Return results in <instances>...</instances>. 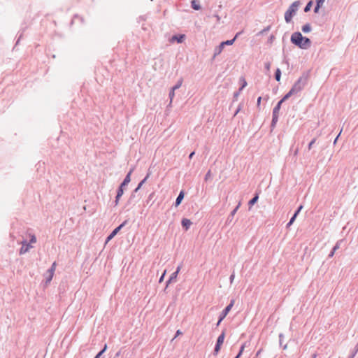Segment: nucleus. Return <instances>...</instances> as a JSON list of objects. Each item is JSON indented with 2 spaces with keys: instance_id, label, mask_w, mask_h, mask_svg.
<instances>
[{
  "instance_id": "obj_1",
  "label": "nucleus",
  "mask_w": 358,
  "mask_h": 358,
  "mask_svg": "<svg viewBox=\"0 0 358 358\" xmlns=\"http://www.w3.org/2000/svg\"><path fill=\"white\" fill-rule=\"evenodd\" d=\"M290 41L301 49L306 50L311 46V41L308 38L303 36L299 31L294 32L292 34Z\"/></svg>"
},
{
  "instance_id": "obj_2",
  "label": "nucleus",
  "mask_w": 358,
  "mask_h": 358,
  "mask_svg": "<svg viewBox=\"0 0 358 358\" xmlns=\"http://www.w3.org/2000/svg\"><path fill=\"white\" fill-rule=\"evenodd\" d=\"M310 77V71H304L299 78L295 82L292 88L290 89L295 94L300 92L306 85L308 84V80Z\"/></svg>"
},
{
  "instance_id": "obj_3",
  "label": "nucleus",
  "mask_w": 358,
  "mask_h": 358,
  "mask_svg": "<svg viewBox=\"0 0 358 358\" xmlns=\"http://www.w3.org/2000/svg\"><path fill=\"white\" fill-rule=\"evenodd\" d=\"M282 104V102L279 101L277 103L276 106L273 109L272 120H271V130L275 127V125L278 121L279 111L280 110Z\"/></svg>"
},
{
  "instance_id": "obj_4",
  "label": "nucleus",
  "mask_w": 358,
  "mask_h": 358,
  "mask_svg": "<svg viewBox=\"0 0 358 358\" xmlns=\"http://www.w3.org/2000/svg\"><path fill=\"white\" fill-rule=\"evenodd\" d=\"M128 222V220H124L121 224H120L117 227L114 229L112 232L108 235L106 240V244L108 243L111 239H113L115 236L120 231V229L124 227Z\"/></svg>"
},
{
  "instance_id": "obj_5",
  "label": "nucleus",
  "mask_w": 358,
  "mask_h": 358,
  "mask_svg": "<svg viewBox=\"0 0 358 358\" xmlns=\"http://www.w3.org/2000/svg\"><path fill=\"white\" fill-rule=\"evenodd\" d=\"M234 303H235L234 299H231L230 303L222 311L221 314L220 315V322H222L225 318V317L227 315L229 312L231 310V309L234 306Z\"/></svg>"
},
{
  "instance_id": "obj_6",
  "label": "nucleus",
  "mask_w": 358,
  "mask_h": 358,
  "mask_svg": "<svg viewBox=\"0 0 358 358\" xmlns=\"http://www.w3.org/2000/svg\"><path fill=\"white\" fill-rule=\"evenodd\" d=\"M125 187H126V185H122V183H121L120 185L119 186V187L117 190V195L115 196V206H117L118 204L121 196L124 194Z\"/></svg>"
},
{
  "instance_id": "obj_7",
  "label": "nucleus",
  "mask_w": 358,
  "mask_h": 358,
  "mask_svg": "<svg viewBox=\"0 0 358 358\" xmlns=\"http://www.w3.org/2000/svg\"><path fill=\"white\" fill-rule=\"evenodd\" d=\"M21 243L22 245L20 250V255L27 252L32 248L30 243H27V240H24Z\"/></svg>"
},
{
  "instance_id": "obj_8",
  "label": "nucleus",
  "mask_w": 358,
  "mask_h": 358,
  "mask_svg": "<svg viewBox=\"0 0 358 358\" xmlns=\"http://www.w3.org/2000/svg\"><path fill=\"white\" fill-rule=\"evenodd\" d=\"M180 268H181V266H178L176 271L171 275L169 280L166 281V287H168L169 284L171 283L172 282H175L176 280L177 275L180 270Z\"/></svg>"
},
{
  "instance_id": "obj_9",
  "label": "nucleus",
  "mask_w": 358,
  "mask_h": 358,
  "mask_svg": "<svg viewBox=\"0 0 358 358\" xmlns=\"http://www.w3.org/2000/svg\"><path fill=\"white\" fill-rule=\"evenodd\" d=\"M296 13L294 10L287 9L285 13V20L287 23H289L292 21V17L295 15Z\"/></svg>"
},
{
  "instance_id": "obj_10",
  "label": "nucleus",
  "mask_w": 358,
  "mask_h": 358,
  "mask_svg": "<svg viewBox=\"0 0 358 358\" xmlns=\"http://www.w3.org/2000/svg\"><path fill=\"white\" fill-rule=\"evenodd\" d=\"M241 206V203H238V204L236 206V207L231 212L230 215L227 219L226 224H230L232 222L233 217L234 215L236 213L238 209Z\"/></svg>"
},
{
  "instance_id": "obj_11",
  "label": "nucleus",
  "mask_w": 358,
  "mask_h": 358,
  "mask_svg": "<svg viewBox=\"0 0 358 358\" xmlns=\"http://www.w3.org/2000/svg\"><path fill=\"white\" fill-rule=\"evenodd\" d=\"M224 45L220 43L219 45L216 46L214 50V54L212 57V60L215 59L217 56H218L223 50Z\"/></svg>"
},
{
  "instance_id": "obj_12",
  "label": "nucleus",
  "mask_w": 358,
  "mask_h": 358,
  "mask_svg": "<svg viewBox=\"0 0 358 358\" xmlns=\"http://www.w3.org/2000/svg\"><path fill=\"white\" fill-rule=\"evenodd\" d=\"M192 224V222L191 220L187 218H183L181 221V225L185 231H187L189 229Z\"/></svg>"
},
{
  "instance_id": "obj_13",
  "label": "nucleus",
  "mask_w": 358,
  "mask_h": 358,
  "mask_svg": "<svg viewBox=\"0 0 358 358\" xmlns=\"http://www.w3.org/2000/svg\"><path fill=\"white\" fill-rule=\"evenodd\" d=\"M185 38V34L173 35L171 38L172 41H177L178 43H181Z\"/></svg>"
},
{
  "instance_id": "obj_14",
  "label": "nucleus",
  "mask_w": 358,
  "mask_h": 358,
  "mask_svg": "<svg viewBox=\"0 0 358 358\" xmlns=\"http://www.w3.org/2000/svg\"><path fill=\"white\" fill-rule=\"evenodd\" d=\"M185 193L183 190H181L178 195L176 201H175V206L178 207L182 202V199H184Z\"/></svg>"
},
{
  "instance_id": "obj_15",
  "label": "nucleus",
  "mask_w": 358,
  "mask_h": 358,
  "mask_svg": "<svg viewBox=\"0 0 358 358\" xmlns=\"http://www.w3.org/2000/svg\"><path fill=\"white\" fill-rule=\"evenodd\" d=\"M133 171H134V168H132L129 171V173L127 174V176H125L124 179L122 182V185H126L127 186L130 182V181H131V175Z\"/></svg>"
},
{
  "instance_id": "obj_16",
  "label": "nucleus",
  "mask_w": 358,
  "mask_h": 358,
  "mask_svg": "<svg viewBox=\"0 0 358 358\" xmlns=\"http://www.w3.org/2000/svg\"><path fill=\"white\" fill-rule=\"evenodd\" d=\"M300 4L301 3L299 1H296L293 2L288 8L290 9L291 10H294V12L296 13Z\"/></svg>"
},
{
  "instance_id": "obj_17",
  "label": "nucleus",
  "mask_w": 358,
  "mask_h": 358,
  "mask_svg": "<svg viewBox=\"0 0 358 358\" xmlns=\"http://www.w3.org/2000/svg\"><path fill=\"white\" fill-rule=\"evenodd\" d=\"M258 199H259V195H258V194H255V196H253V198H252L248 202V205L250 206V207L255 205L257 202Z\"/></svg>"
},
{
  "instance_id": "obj_18",
  "label": "nucleus",
  "mask_w": 358,
  "mask_h": 358,
  "mask_svg": "<svg viewBox=\"0 0 358 358\" xmlns=\"http://www.w3.org/2000/svg\"><path fill=\"white\" fill-rule=\"evenodd\" d=\"M294 94H295L290 90L280 101L283 103Z\"/></svg>"
},
{
  "instance_id": "obj_19",
  "label": "nucleus",
  "mask_w": 358,
  "mask_h": 358,
  "mask_svg": "<svg viewBox=\"0 0 358 358\" xmlns=\"http://www.w3.org/2000/svg\"><path fill=\"white\" fill-rule=\"evenodd\" d=\"M191 6L192 8L194 9V10H199L201 9V6L200 4L196 1V0H192V2H191Z\"/></svg>"
},
{
  "instance_id": "obj_20",
  "label": "nucleus",
  "mask_w": 358,
  "mask_h": 358,
  "mask_svg": "<svg viewBox=\"0 0 358 358\" xmlns=\"http://www.w3.org/2000/svg\"><path fill=\"white\" fill-rule=\"evenodd\" d=\"M224 337H225V332H224V331H223L221 333V334L218 336L216 343L222 345L224 343Z\"/></svg>"
},
{
  "instance_id": "obj_21",
  "label": "nucleus",
  "mask_w": 358,
  "mask_h": 358,
  "mask_svg": "<svg viewBox=\"0 0 358 358\" xmlns=\"http://www.w3.org/2000/svg\"><path fill=\"white\" fill-rule=\"evenodd\" d=\"M301 30L304 33L310 32L311 31V26H310V24L309 23H307V24H304L302 27Z\"/></svg>"
},
{
  "instance_id": "obj_22",
  "label": "nucleus",
  "mask_w": 358,
  "mask_h": 358,
  "mask_svg": "<svg viewBox=\"0 0 358 358\" xmlns=\"http://www.w3.org/2000/svg\"><path fill=\"white\" fill-rule=\"evenodd\" d=\"M283 337H284L283 334L280 333L279 334V344H280V346H281L283 348V350H285L287 348V344L283 345V340H282Z\"/></svg>"
},
{
  "instance_id": "obj_23",
  "label": "nucleus",
  "mask_w": 358,
  "mask_h": 358,
  "mask_svg": "<svg viewBox=\"0 0 358 358\" xmlns=\"http://www.w3.org/2000/svg\"><path fill=\"white\" fill-rule=\"evenodd\" d=\"M280 78H281V71L280 69L278 68L275 72V79L277 81H280Z\"/></svg>"
},
{
  "instance_id": "obj_24",
  "label": "nucleus",
  "mask_w": 358,
  "mask_h": 358,
  "mask_svg": "<svg viewBox=\"0 0 358 358\" xmlns=\"http://www.w3.org/2000/svg\"><path fill=\"white\" fill-rule=\"evenodd\" d=\"M221 346H222L221 344L216 343L215 348H214V351H213L214 355H217L218 354V352H220V350L221 349Z\"/></svg>"
},
{
  "instance_id": "obj_25",
  "label": "nucleus",
  "mask_w": 358,
  "mask_h": 358,
  "mask_svg": "<svg viewBox=\"0 0 358 358\" xmlns=\"http://www.w3.org/2000/svg\"><path fill=\"white\" fill-rule=\"evenodd\" d=\"M235 41V38L231 39V40H227L225 41H222L221 43L224 45H231Z\"/></svg>"
},
{
  "instance_id": "obj_26",
  "label": "nucleus",
  "mask_w": 358,
  "mask_h": 358,
  "mask_svg": "<svg viewBox=\"0 0 358 358\" xmlns=\"http://www.w3.org/2000/svg\"><path fill=\"white\" fill-rule=\"evenodd\" d=\"M182 83V79H180V80L177 82V83H176L173 87H171V89H173V90H175V91H176V90L179 89V88L181 87Z\"/></svg>"
},
{
  "instance_id": "obj_27",
  "label": "nucleus",
  "mask_w": 358,
  "mask_h": 358,
  "mask_svg": "<svg viewBox=\"0 0 358 358\" xmlns=\"http://www.w3.org/2000/svg\"><path fill=\"white\" fill-rule=\"evenodd\" d=\"M312 5H313V1H310L309 2H308V3L306 4V6L304 8V12L305 13L309 12L310 10Z\"/></svg>"
},
{
  "instance_id": "obj_28",
  "label": "nucleus",
  "mask_w": 358,
  "mask_h": 358,
  "mask_svg": "<svg viewBox=\"0 0 358 358\" xmlns=\"http://www.w3.org/2000/svg\"><path fill=\"white\" fill-rule=\"evenodd\" d=\"M343 243V240H339L336 242V245L334 246V248H332L333 250H335L336 251L337 250H338L341 247V245Z\"/></svg>"
},
{
  "instance_id": "obj_29",
  "label": "nucleus",
  "mask_w": 358,
  "mask_h": 358,
  "mask_svg": "<svg viewBox=\"0 0 358 358\" xmlns=\"http://www.w3.org/2000/svg\"><path fill=\"white\" fill-rule=\"evenodd\" d=\"M55 268H56V262H54L51 267L48 270V273H50V274H52V275H54V272L55 271Z\"/></svg>"
},
{
  "instance_id": "obj_30",
  "label": "nucleus",
  "mask_w": 358,
  "mask_h": 358,
  "mask_svg": "<svg viewBox=\"0 0 358 358\" xmlns=\"http://www.w3.org/2000/svg\"><path fill=\"white\" fill-rule=\"evenodd\" d=\"M297 216L296 215H293L291 219L289 220V222L287 224V227H289L295 221Z\"/></svg>"
},
{
  "instance_id": "obj_31",
  "label": "nucleus",
  "mask_w": 358,
  "mask_h": 358,
  "mask_svg": "<svg viewBox=\"0 0 358 358\" xmlns=\"http://www.w3.org/2000/svg\"><path fill=\"white\" fill-rule=\"evenodd\" d=\"M245 346H246V343H243V344L241 345V348H240V350H239V352H238V355H236L238 357H239V358L241 357V355H242V353H243V350H244V349H245Z\"/></svg>"
},
{
  "instance_id": "obj_32",
  "label": "nucleus",
  "mask_w": 358,
  "mask_h": 358,
  "mask_svg": "<svg viewBox=\"0 0 358 358\" xmlns=\"http://www.w3.org/2000/svg\"><path fill=\"white\" fill-rule=\"evenodd\" d=\"M271 29V26H268L266 27H265L264 29H262V31H260L257 35H263L265 33H266L267 31H268Z\"/></svg>"
},
{
  "instance_id": "obj_33",
  "label": "nucleus",
  "mask_w": 358,
  "mask_h": 358,
  "mask_svg": "<svg viewBox=\"0 0 358 358\" xmlns=\"http://www.w3.org/2000/svg\"><path fill=\"white\" fill-rule=\"evenodd\" d=\"M149 177V173L147 174V176L144 178V179H143L138 185V188H141L142 185L145 182V181L147 180V179Z\"/></svg>"
},
{
  "instance_id": "obj_34",
  "label": "nucleus",
  "mask_w": 358,
  "mask_h": 358,
  "mask_svg": "<svg viewBox=\"0 0 358 358\" xmlns=\"http://www.w3.org/2000/svg\"><path fill=\"white\" fill-rule=\"evenodd\" d=\"M30 240L29 243H35L36 242V237L34 234H29Z\"/></svg>"
},
{
  "instance_id": "obj_35",
  "label": "nucleus",
  "mask_w": 358,
  "mask_h": 358,
  "mask_svg": "<svg viewBox=\"0 0 358 358\" xmlns=\"http://www.w3.org/2000/svg\"><path fill=\"white\" fill-rule=\"evenodd\" d=\"M174 96H175V90H173V89H171V91L169 92L170 103L172 102Z\"/></svg>"
},
{
  "instance_id": "obj_36",
  "label": "nucleus",
  "mask_w": 358,
  "mask_h": 358,
  "mask_svg": "<svg viewBox=\"0 0 358 358\" xmlns=\"http://www.w3.org/2000/svg\"><path fill=\"white\" fill-rule=\"evenodd\" d=\"M211 178H212V176H211V171H210V170H209V171L206 173V176H205V180H206V181H207V180H208L211 179Z\"/></svg>"
},
{
  "instance_id": "obj_37",
  "label": "nucleus",
  "mask_w": 358,
  "mask_h": 358,
  "mask_svg": "<svg viewBox=\"0 0 358 358\" xmlns=\"http://www.w3.org/2000/svg\"><path fill=\"white\" fill-rule=\"evenodd\" d=\"M316 141V138H313L308 144V150H311V148H313V144L315 143Z\"/></svg>"
},
{
  "instance_id": "obj_38",
  "label": "nucleus",
  "mask_w": 358,
  "mask_h": 358,
  "mask_svg": "<svg viewBox=\"0 0 358 358\" xmlns=\"http://www.w3.org/2000/svg\"><path fill=\"white\" fill-rule=\"evenodd\" d=\"M302 208H303V206L300 205L298 207V208L296 209V210L295 211V213H294V215H296V216H297L299 215V213H300V211L301 210Z\"/></svg>"
},
{
  "instance_id": "obj_39",
  "label": "nucleus",
  "mask_w": 358,
  "mask_h": 358,
  "mask_svg": "<svg viewBox=\"0 0 358 358\" xmlns=\"http://www.w3.org/2000/svg\"><path fill=\"white\" fill-rule=\"evenodd\" d=\"M243 80V84L242 86L239 88V91L243 90V89L247 85V83L244 78H242Z\"/></svg>"
},
{
  "instance_id": "obj_40",
  "label": "nucleus",
  "mask_w": 358,
  "mask_h": 358,
  "mask_svg": "<svg viewBox=\"0 0 358 358\" xmlns=\"http://www.w3.org/2000/svg\"><path fill=\"white\" fill-rule=\"evenodd\" d=\"M53 275L48 273V276L46 278V283H49L52 279Z\"/></svg>"
},
{
  "instance_id": "obj_41",
  "label": "nucleus",
  "mask_w": 358,
  "mask_h": 358,
  "mask_svg": "<svg viewBox=\"0 0 358 358\" xmlns=\"http://www.w3.org/2000/svg\"><path fill=\"white\" fill-rule=\"evenodd\" d=\"M274 40H275V36L273 35H271L268 39V43H272Z\"/></svg>"
},
{
  "instance_id": "obj_42",
  "label": "nucleus",
  "mask_w": 358,
  "mask_h": 358,
  "mask_svg": "<svg viewBox=\"0 0 358 358\" xmlns=\"http://www.w3.org/2000/svg\"><path fill=\"white\" fill-rule=\"evenodd\" d=\"M264 66H265V69H266L267 71H269V70H270V68H271V63H270V62H266V63H265Z\"/></svg>"
},
{
  "instance_id": "obj_43",
  "label": "nucleus",
  "mask_w": 358,
  "mask_h": 358,
  "mask_svg": "<svg viewBox=\"0 0 358 358\" xmlns=\"http://www.w3.org/2000/svg\"><path fill=\"white\" fill-rule=\"evenodd\" d=\"M321 6L316 4L314 8V12L315 13H318L319 9L320 8Z\"/></svg>"
},
{
  "instance_id": "obj_44",
  "label": "nucleus",
  "mask_w": 358,
  "mask_h": 358,
  "mask_svg": "<svg viewBox=\"0 0 358 358\" xmlns=\"http://www.w3.org/2000/svg\"><path fill=\"white\" fill-rule=\"evenodd\" d=\"M325 0H316V4L322 6Z\"/></svg>"
},
{
  "instance_id": "obj_45",
  "label": "nucleus",
  "mask_w": 358,
  "mask_h": 358,
  "mask_svg": "<svg viewBox=\"0 0 358 358\" xmlns=\"http://www.w3.org/2000/svg\"><path fill=\"white\" fill-rule=\"evenodd\" d=\"M240 92L241 91H238V92H235L234 94V99H236L238 98V96H239V94H240Z\"/></svg>"
},
{
  "instance_id": "obj_46",
  "label": "nucleus",
  "mask_w": 358,
  "mask_h": 358,
  "mask_svg": "<svg viewBox=\"0 0 358 358\" xmlns=\"http://www.w3.org/2000/svg\"><path fill=\"white\" fill-rule=\"evenodd\" d=\"M165 274H166V271L162 273V276L160 277V278L159 280V282H162L164 280Z\"/></svg>"
},
{
  "instance_id": "obj_47",
  "label": "nucleus",
  "mask_w": 358,
  "mask_h": 358,
  "mask_svg": "<svg viewBox=\"0 0 358 358\" xmlns=\"http://www.w3.org/2000/svg\"><path fill=\"white\" fill-rule=\"evenodd\" d=\"M134 197H135V193H134V192H132V193H131V196H130V197H129V201H129V202H131V201H132V199H133Z\"/></svg>"
},
{
  "instance_id": "obj_48",
  "label": "nucleus",
  "mask_w": 358,
  "mask_h": 358,
  "mask_svg": "<svg viewBox=\"0 0 358 358\" xmlns=\"http://www.w3.org/2000/svg\"><path fill=\"white\" fill-rule=\"evenodd\" d=\"M234 277H235V275L234 273H232L231 275H230V278H229V280H230V282L232 283L234 279Z\"/></svg>"
},
{
  "instance_id": "obj_49",
  "label": "nucleus",
  "mask_w": 358,
  "mask_h": 358,
  "mask_svg": "<svg viewBox=\"0 0 358 358\" xmlns=\"http://www.w3.org/2000/svg\"><path fill=\"white\" fill-rule=\"evenodd\" d=\"M335 252H336V251L332 250L331 251V252L329 253V256H328V257H329V258L332 257L334 256V253H335Z\"/></svg>"
},
{
  "instance_id": "obj_50",
  "label": "nucleus",
  "mask_w": 358,
  "mask_h": 358,
  "mask_svg": "<svg viewBox=\"0 0 358 358\" xmlns=\"http://www.w3.org/2000/svg\"><path fill=\"white\" fill-rule=\"evenodd\" d=\"M182 333L180 330H177L176 333V335H175V338H176L177 336H178L179 335H181Z\"/></svg>"
},
{
  "instance_id": "obj_51",
  "label": "nucleus",
  "mask_w": 358,
  "mask_h": 358,
  "mask_svg": "<svg viewBox=\"0 0 358 358\" xmlns=\"http://www.w3.org/2000/svg\"><path fill=\"white\" fill-rule=\"evenodd\" d=\"M240 110H241V106H238V108L236 109V110L234 113V116L236 115Z\"/></svg>"
},
{
  "instance_id": "obj_52",
  "label": "nucleus",
  "mask_w": 358,
  "mask_h": 358,
  "mask_svg": "<svg viewBox=\"0 0 358 358\" xmlns=\"http://www.w3.org/2000/svg\"><path fill=\"white\" fill-rule=\"evenodd\" d=\"M261 100H262V97L261 96L258 97L257 103V106H259L260 103H261Z\"/></svg>"
},
{
  "instance_id": "obj_53",
  "label": "nucleus",
  "mask_w": 358,
  "mask_h": 358,
  "mask_svg": "<svg viewBox=\"0 0 358 358\" xmlns=\"http://www.w3.org/2000/svg\"><path fill=\"white\" fill-rule=\"evenodd\" d=\"M242 31H240V32H238L234 38H235V40L241 34Z\"/></svg>"
},
{
  "instance_id": "obj_54",
  "label": "nucleus",
  "mask_w": 358,
  "mask_h": 358,
  "mask_svg": "<svg viewBox=\"0 0 358 358\" xmlns=\"http://www.w3.org/2000/svg\"><path fill=\"white\" fill-rule=\"evenodd\" d=\"M194 154H195V152H194V151L192 152L189 154V159H192V158L193 157V156L194 155Z\"/></svg>"
},
{
  "instance_id": "obj_55",
  "label": "nucleus",
  "mask_w": 358,
  "mask_h": 358,
  "mask_svg": "<svg viewBox=\"0 0 358 358\" xmlns=\"http://www.w3.org/2000/svg\"><path fill=\"white\" fill-rule=\"evenodd\" d=\"M341 131H342V129L341 130V131H340L339 134H338V135L336 136V138H335L334 142V144L336 143V141H337V140H338V137H339V136H340V134H341Z\"/></svg>"
},
{
  "instance_id": "obj_56",
  "label": "nucleus",
  "mask_w": 358,
  "mask_h": 358,
  "mask_svg": "<svg viewBox=\"0 0 358 358\" xmlns=\"http://www.w3.org/2000/svg\"><path fill=\"white\" fill-rule=\"evenodd\" d=\"M356 354V352H352V354L349 356V357L354 358Z\"/></svg>"
},
{
  "instance_id": "obj_57",
  "label": "nucleus",
  "mask_w": 358,
  "mask_h": 358,
  "mask_svg": "<svg viewBox=\"0 0 358 358\" xmlns=\"http://www.w3.org/2000/svg\"><path fill=\"white\" fill-rule=\"evenodd\" d=\"M356 354V352H352V354L349 356V357L354 358Z\"/></svg>"
},
{
  "instance_id": "obj_58",
  "label": "nucleus",
  "mask_w": 358,
  "mask_h": 358,
  "mask_svg": "<svg viewBox=\"0 0 358 358\" xmlns=\"http://www.w3.org/2000/svg\"><path fill=\"white\" fill-rule=\"evenodd\" d=\"M141 188H138V186L133 191L134 193H136Z\"/></svg>"
},
{
  "instance_id": "obj_59",
  "label": "nucleus",
  "mask_w": 358,
  "mask_h": 358,
  "mask_svg": "<svg viewBox=\"0 0 358 358\" xmlns=\"http://www.w3.org/2000/svg\"><path fill=\"white\" fill-rule=\"evenodd\" d=\"M221 322H220V319L217 322L216 326L218 327L220 324Z\"/></svg>"
},
{
  "instance_id": "obj_60",
  "label": "nucleus",
  "mask_w": 358,
  "mask_h": 358,
  "mask_svg": "<svg viewBox=\"0 0 358 358\" xmlns=\"http://www.w3.org/2000/svg\"><path fill=\"white\" fill-rule=\"evenodd\" d=\"M261 351H262V350H259L257 352L256 356H258L259 355H260Z\"/></svg>"
},
{
  "instance_id": "obj_61",
  "label": "nucleus",
  "mask_w": 358,
  "mask_h": 358,
  "mask_svg": "<svg viewBox=\"0 0 358 358\" xmlns=\"http://www.w3.org/2000/svg\"><path fill=\"white\" fill-rule=\"evenodd\" d=\"M216 17H217V20H220L219 15H216Z\"/></svg>"
},
{
  "instance_id": "obj_62",
  "label": "nucleus",
  "mask_w": 358,
  "mask_h": 358,
  "mask_svg": "<svg viewBox=\"0 0 358 358\" xmlns=\"http://www.w3.org/2000/svg\"><path fill=\"white\" fill-rule=\"evenodd\" d=\"M234 358H239V357H238L237 356H236Z\"/></svg>"
},
{
  "instance_id": "obj_63",
  "label": "nucleus",
  "mask_w": 358,
  "mask_h": 358,
  "mask_svg": "<svg viewBox=\"0 0 358 358\" xmlns=\"http://www.w3.org/2000/svg\"><path fill=\"white\" fill-rule=\"evenodd\" d=\"M348 358H352V357H348Z\"/></svg>"
}]
</instances>
